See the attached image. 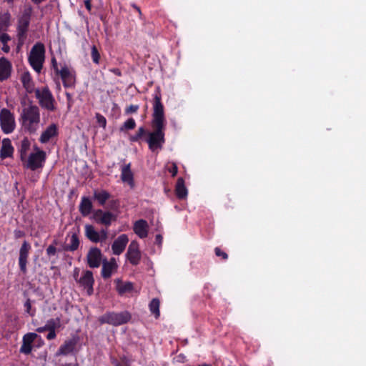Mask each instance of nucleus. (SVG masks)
Masks as SVG:
<instances>
[{
  "label": "nucleus",
  "instance_id": "nucleus-50",
  "mask_svg": "<svg viewBox=\"0 0 366 366\" xmlns=\"http://www.w3.org/2000/svg\"><path fill=\"white\" fill-rule=\"evenodd\" d=\"M51 64H52V67L53 69H54L55 72L57 74L59 73V71H60V69H59L58 68V65H57V61L56 60L55 58H52L51 59Z\"/></svg>",
  "mask_w": 366,
  "mask_h": 366
},
{
  "label": "nucleus",
  "instance_id": "nucleus-20",
  "mask_svg": "<svg viewBox=\"0 0 366 366\" xmlns=\"http://www.w3.org/2000/svg\"><path fill=\"white\" fill-rule=\"evenodd\" d=\"M58 134L57 125L56 124H51L42 132L39 138V142L42 144H46L51 138L57 137Z\"/></svg>",
  "mask_w": 366,
  "mask_h": 366
},
{
  "label": "nucleus",
  "instance_id": "nucleus-32",
  "mask_svg": "<svg viewBox=\"0 0 366 366\" xmlns=\"http://www.w3.org/2000/svg\"><path fill=\"white\" fill-rule=\"evenodd\" d=\"M148 131L144 127H139L134 135H131L129 137V141L132 142H139L141 140L144 139V137H147L148 136Z\"/></svg>",
  "mask_w": 366,
  "mask_h": 366
},
{
  "label": "nucleus",
  "instance_id": "nucleus-57",
  "mask_svg": "<svg viewBox=\"0 0 366 366\" xmlns=\"http://www.w3.org/2000/svg\"><path fill=\"white\" fill-rule=\"evenodd\" d=\"M33 3H34L35 4H39L44 1H45L46 0H31Z\"/></svg>",
  "mask_w": 366,
  "mask_h": 366
},
{
  "label": "nucleus",
  "instance_id": "nucleus-18",
  "mask_svg": "<svg viewBox=\"0 0 366 366\" xmlns=\"http://www.w3.org/2000/svg\"><path fill=\"white\" fill-rule=\"evenodd\" d=\"M129 242V238L127 234H123L119 235L113 242L112 245V249L113 254L115 255H119L122 254Z\"/></svg>",
  "mask_w": 366,
  "mask_h": 366
},
{
  "label": "nucleus",
  "instance_id": "nucleus-51",
  "mask_svg": "<svg viewBox=\"0 0 366 366\" xmlns=\"http://www.w3.org/2000/svg\"><path fill=\"white\" fill-rule=\"evenodd\" d=\"M65 94L68 102V106L70 107L72 104V95L69 92H66Z\"/></svg>",
  "mask_w": 366,
  "mask_h": 366
},
{
  "label": "nucleus",
  "instance_id": "nucleus-1",
  "mask_svg": "<svg viewBox=\"0 0 366 366\" xmlns=\"http://www.w3.org/2000/svg\"><path fill=\"white\" fill-rule=\"evenodd\" d=\"M21 126L26 132L34 134L39 129L40 111L36 105L31 104L24 108L20 115Z\"/></svg>",
  "mask_w": 366,
  "mask_h": 366
},
{
  "label": "nucleus",
  "instance_id": "nucleus-46",
  "mask_svg": "<svg viewBox=\"0 0 366 366\" xmlns=\"http://www.w3.org/2000/svg\"><path fill=\"white\" fill-rule=\"evenodd\" d=\"M169 172L172 174V177H175L178 172V168L175 163H173L172 167L169 169Z\"/></svg>",
  "mask_w": 366,
  "mask_h": 366
},
{
  "label": "nucleus",
  "instance_id": "nucleus-58",
  "mask_svg": "<svg viewBox=\"0 0 366 366\" xmlns=\"http://www.w3.org/2000/svg\"><path fill=\"white\" fill-rule=\"evenodd\" d=\"M115 366H129V365L127 364H126V363L117 362L115 364Z\"/></svg>",
  "mask_w": 366,
  "mask_h": 366
},
{
  "label": "nucleus",
  "instance_id": "nucleus-7",
  "mask_svg": "<svg viewBox=\"0 0 366 366\" xmlns=\"http://www.w3.org/2000/svg\"><path fill=\"white\" fill-rule=\"evenodd\" d=\"M46 159V154L44 151H39L38 152H32L24 162V167L32 171L41 169Z\"/></svg>",
  "mask_w": 366,
  "mask_h": 366
},
{
  "label": "nucleus",
  "instance_id": "nucleus-17",
  "mask_svg": "<svg viewBox=\"0 0 366 366\" xmlns=\"http://www.w3.org/2000/svg\"><path fill=\"white\" fill-rule=\"evenodd\" d=\"M34 332H28L23 336L22 345L20 347V352L24 355H29L32 350V343L37 337Z\"/></svg>",
  "mask_w": 366,
  "mask_h": 366
},
{
  "label": "nucleus",
  "instance_id": "nucleus-2",
  "mask_svg": "<svg viewBox=\"0 0 366 366\" xmlns=\"http://www.w3.org/2000/svg\"><path fill=\"white\" fill-rule=\"evenodd\" d=\"M152 131H149L148 136L144 138L149 150L158 153L163 149L165 144L166 125L152 124Z\"/></svg>",
  "mask_w": 366,
  "mask_h": 366
},
{
  "label": "nucleus",
  "instance_id": "nucleus-35",
  "mask_svg": "<svg viewBox=\"0 0 366 366\" xmlns=\"http://www.w3.org/2000/svg\"><path fill=\"white\" fill-rule=\"evenodd\" d=\"M159 305L160 302L157 298L152 299L149 305L151 313L153 314L156 318H158L160 315Z\"/></svg>",
  "mask_w": 366,
  "mask_h": 366
},
{
  "label": "nucleus",
  "instance_id": "nucleus-42",
  "mask_svg": "<svg viewBox=\"0 0 366 366\" xmlns=\"http://www.w3.org/2000/svg\"><path fill=\"white\" fill-rule=\"evenodd\" d=\"M214 253L217 257H221L223 260L228 259V254L218 247L214 248Z\"/></svg>",
  "mask_w": 366,
  "mask_h": 366
},
{
  "label": "nucleus",
  "instance_id": "nucleus-19",
  "mask_svg": "<svg viewBox=\"0 0 366 366\" xmlns=\"http://www.w3.org/2000/svg\"><path fill=\"white\" fill-rule=\"evenodd\" d=\"M11 63L5 57L0 58V81L8 79L11 74Z\"/></svg>",
  "mask_w": 366,
  "mask_h": 366
},
{
  "label": "nucleus",
  "instance_id": "nucleus-10",
  "mask_svg": "<svg viewBox=\"0 0 366 366\" xmlns=\"http://www.w3.org/2000/svg\"><path fill=\"white\" fill-rule=\"evenodd\" d=\"M31 249V244L27 241H24L20 249L19 257V266L21 272L25 274L27 271L26 265L29 252Z\"/></svg>",
  "mask_w": 366,
  "mask_h": 366
},
{
  "label": "nucleus",
  "instance_id": "nucleus-61",
  "mask_svg": "<svg viewBox=\"0 0 366 366\" xmlns=\"http://www.w3.org/2000/svg\"><path fill=\"white\" fill-rule=\"evenodd\" d=\"M199 366H211L210 365H207V364H203V365H199Z\"/></svg>",
  "mask_w": 366,
  "mask_h": 366
},
{
  "label": "nucleus",
  "instance_id": "nucleus-9",
  "mask_svg": "<svg viewBox=\"0 0 366 366\" xmlns=\"http://www.w3.org/2000/svg\"><path fill=\"white\" fill-rule=\"evenodd\" d=\"M31 14L29 12H24L19 20L17 27L18 48L21 47L26 37V33L30 24Z\"/></svg>",
  "mask_w": 366,
  "mask_h": 366
},
{
  "label": "nucleus",
  "instance_id": "nucleus-33",
  "mask_svg": "<svg viewBox=\"0 0 366 366\" xmlns=\"http://www.w3.org/2000/svg\"><path fill=\"white\" fill-rule=\"evenodd\" d=\"M133 290V284L130 282H122L120 280L117 281V290L120 295L127 292H130Z\"/></svg>",
  "mask_w": 366,
  "mask_h": 366
},
{
  "label": "nucleus",
  "instance_id": "nucleus-37",
  "mask_svg": "<svg viewBox=\"0 0 366 366\" xmlns=\"http://www.w3.org/2000/svg\"><path fill=\"white\" fill-rule=\"evenodd\" d=\"M60 326H61V318L60 317H56L55 319H54V318L49 319L46 324V327L47 329V331L56 330V329L60 327Z\"/></svg>",
  "mask_w": 366,
  "mask_h": 366
},
{
  "label": "nucleus",
  "instance_id": "nucleus-34",
  "mask_svg": "<svg viewBox=\"0 0 366 366\" xmlns=\"http://www.w3.org/2000/svg\"><path fill=\"white\" fill-rule=\"evenodd\" d=\"M10 14L8 12L0 14V33L5 32L10 25Z\"/></svg>",
  "mask_w": 366,
  "mask_h": 366
},
{
  "label": "nucleus",
  "instance_id": "nucleus-44",
  "mask_svg": "<svg viewBox=\"0 0 366 366\" xmlns=\"http://www.w3.org/2000/svg\"><path fill=\"white\" fill-rule=\"evenodd\" d=\"M97 119L98 123L103 127H106L107 120L106 118L100 114H97Z\"/></svg>",
  "mask_w": 366,
  "mask_h": 366
},
{
  "label": "nucleus",
  "instance_id": "nucleus-48",
  "mask_svg": "<svg viewBox=\"0 0 366 366\" xmlns=\"http://www.w3.org/2000/svg\"><path fill=\"white\" fill-rule=\"evenodd\" d=\"M56 334L55 330H49V333L46 335L47 340H54V338H56Z\"/></svg>",
  "mask_w": 366,
  "mask_h": 366
},
{
  "label": "nucleus",
  "instance_id": "nucleus-59",
  "mask_svg": "<svg viewBox=\"0 0 366 366\" xmlns=\"http://www.w3.org/2000/svg\"><path fill=\"white\" fill-rule=\"evenodd\" d=\"M34 149L35 151V152H38L39 151H42L41 149H40L36 145H35L34 147Z\"/></svg>",
  "mask_w": 366,
  "mask_h": 366
},
{
  "label": "nucleus",
  "instance_id": "nucleus-41",
  "mask_svg": "<svg viewBox=\"0 0 366 366\" xmlns=\"http://www.w3.org/2000/svg\"><path fill=\"white\" fill-rule=\"evenodd\" d=\"M24 306L25 308V312L27 314H29L31 317H34L35 315V310H31V303L29 299L26 300V301L24 302Z\"/></svg>",
  "mask_w": 366,
  "mask_h": 366
},
{
  "label": "nucleus",
  "instance_id": "nucleus-24",
  "mask_svg": "<svg viewBox=\"0 0 366 366\" xmlns=\"http://www.w3.org/2000/svg\"><path fill=\"white\" fill-rule=\"evenodd\" d=\"M93 204L91 199L87 197H82L79 206V210L83 217L88 216L92 211Z\"/></svg>",
  "mask_w": 366,
  "mask_h": 366
},
{
  "label": "nucleus",
  "instance_id": "nucleus-23",
  "mask_svg": "<svg viewBox=\"0 0 366 366\" xmlns=\"http://www.w3.org/2000/svg\"><path fill=\"white\" fill-rule=\"evenodd\" d=\"M21 81L27 93L31 94L35 92L36 89H35L34 83L29 72L26 71L22 74L21 76Z\"/></svg>",
  "mask_w": 366,
  "mask_h": 366
},
{
  "label": "nucleus",
  "instance_id": "nucleus-22",
  "mask_svg": "<svg viewBox=\"0 0 366 366\" xmlns=\"http://www.w3.org/2000/svg\"><path fill=\"white\" fill-rule=\"evenodd\" d=\"M117 267L115 259L112 258L109 262L104 260L102 263V277L108 279L112 276V271Z\"/></svg>",
  "mask_w": 366,
  "mask_h": 366
},
{
  "label": "nucleus",
  "instance_id": "nucleus-12",
  "mask_svg": "<svg viewBox=\"0 0 366 366\" xmlns=\"http://www.w3.org/2000/svg\"><path fill=\"white\" fill-rule=\"evenodd\" d=\"M79 342V337L74 336L73 337L66 340L62 345L59 347L56 355H68L73 353Z\"/></svg>",
  "mask_w": 366,
  "mask_h": 366
},
{
  "label": "nucleus",
  "instance_id": "nucleus-25",
  "mask_svg": "<svg viewBox=\"0 0 366 366\" xmlns=\"http://www.w3.org/2000/svg\"><path fill=\"white\" fill-rule=\"evenodd\" d=\"M14 153V147L11 145V140L8 138L4 139L2 146L0 150V157L1 159L10 157Z\"/></svg>",
  "mask_w": 366,
  "mask_h": 366
},
{
  "label": "nucleus",
  "instance_id": "nucleus-13",
  "mask_svg": "<svg viewBox=\"0 0 366 366\" xmlns=\"http://www.w3.org/2000/svg\"><path fill=\"white\" fill-rule=\"evenodd\" d=\"M94 219L97 223L109 227L112 222L116 220L117 217L111 212L99 209L94 212Z\"/></svg>",
  "mask_w": 366,
  "mask_h": 366
},
{
  "label": "nucleus",
  "instance_id": "nucleus-6",
  "mask_svg": "<svg viewBox=\"0 0 366 366\" xmlns=\"http://www.w3.org/2000/svg\"><path fill=\"white\" fill-rule=\"evenodd\" d=\"M35 97L39 100V105L42 108L49 112L56 110L54 97L47 86L42 88L41 90L36 89L35 90Z\"/></svg>",
  "mask_w": 366,
  "mask_h": 366
},
{
  "label": "nucleus",
  "instance_id": "nucleus-4",
  "mask_svg": "<svg viewBox=\"0 0 366 366\" xmlns=\"http://www.w3.org/2000/svg\"><path fill=\"white\" fill-rule=\"evenodd\" d=\"M131 320V315L127 311L121 312H107L98 318L101 325L109 324L119 326L127 323Z\"/></svg>",
  "mask_w": 366,
  "mask_h": 366
},
{
  "label": "nucleus",
  "instance_id": "nucleus-26",
  "mask_svg": "<svg viewBox=\"0 0 366 366\" xmlns=\"http://www.w3.org/2000/svg\"><path fill=\"white\" fill-rule=\"evenodd\" d=\"M121 179L122 182H127L130 185L134 184V174L131 170V163L122 167Z\"/></svg>",
  "mask_w": 366,
  "mask_h": 366
},
{
  "label": "nucleus",
  "instance_id": "nucleus-55",
  "mask_svg": "<svg viewBox=\"0 0 366 366\" xmlns=\"http://www.w3.org/2000/svg\"><path fill=\"white\" fill-rule=\"evenodd\" d=\"M78 275H79V270L77 269H75L74 270V277L75 279V280L78 282Z\"/></svg>",
  "mask_w": 366,
  "mask_h": 366
},
{
  "label": "nucleus",
  "instance_id": "nucleus-56",
  "mask_svg": "<svg viewBox=\"0 0 366 366\" xmlns=\"http://www.w3.org/2000/svg\"><path fill=\"white\" fill-rule=\"evenodd\" d=\"M110 203H111V207L114 208V206L118 204V200H112V201L110 202Z\"/></svg>",
  "mask_w": 366,
  "mask_h": 366
},
{
  "label": "nucleus",
  "instance_id": "nucleus-8",
  "mask_svg": "<svg viewBox=\"0 0 366 366\" xmlns=\"http://www.w3.org/2000/svg\"><path fill=\"white\" fill-rule=\"evenodd\" d=\"M0 125L4 134H10L15 129L14 115L8 109H2L0 112Z\"/></svg>",
  "mask_w": 366,
  "mask_h": 366
},
{
  "label": "nucleus",
  "instance_id": "nucleus-40",
  "mask_svg": "<svg viewBox=\"0 0 366 366\" xmlns=\"http://www.w3.org/2000/svg\"><path fill=\"white\" fill-rule=\"evenodd\" d=\"M57 244V242L56 240H54V244H51L49 245L47 248H46V255L48 257H52V256H54L56 252H57V249L56 247L54 246V244Z\"/></svg>",
  "mask_w": 366,
  "mask_h": 366
},
{
  "label": "nucleus",
  "instance_id": "nucleus-43",
  "mask_svg": "<svg viewBox=\"0 0 366 366\" xmlns=\"http://www.w3.org/2000/svg\"><path fill=\"white\" fill-rule=\"evenodd\" d=\"M139 109V105L131 104L125 109V114H129L136 113V112H137Z\"/></svg>",
  "mask_w": 366,
  "mask_h": 366
},
{
  "label": "nucleus",
  "instance_id": "nucleus-53",
  "mask_svg": "<svg viewBox=\"0 0 366 366\" xmlns=\"http://www.w3.org/2000/svg\"><path fill=\"white\" fill-rule=\"evenodd\" d=\"M36 331L37 332H39V333L44 332L45 331H47V329L46 327V325L44 327H40L36 328Z\"/></svg>",
  "mask_w": 366,
  "mask_h": 366
},
{
  "label": "nucleus",
  "instance_id": "nucleus-5",
  "mask_svg": "<svg viewBox=\"0 0 366 366\" xmlns=\"http://www.w3.org/2000/svg\"><path fill=\"white\" fill-rule=\"evenodd\" d=\"M151 124L166 125L164 105L162 103V95L159 88L154 94L153 114Z\"/></svg>",
  "mask_w": 366,
  "mask_h": 366
},
{
  "label": "nucleus",
  "instance_id": "nucleus-28",
  "mask_svg": "<svg viewBox=\"0 0 366 366\" xmlns=\"http://www.w3.org/2000/svg\"><path fill=\"white\" fill-rule=\"evenodd\" d=\"M187 189L184 184V179L182 177L177 179L175 186V194L179 199H184L187 197Z\"/></svg>",
  "mask_w": 366,
  "mask_h": 366
},
{
  "label": "nucleus",
  "instance_id": "nucleus-3",
  "mask_svg": "<svg viewBox=\"0 0 366 366\" xmlns=\"http://www.w3.org/2000/svg\"><path fill=\"white\" fill-rule=\"evenodd\" d=\"M45 59V46L41 42L36 43L31 48L28 61L32 69L40 73Z\"/></svg>",
  "mask_w": 366,
  "mask_h": 366
},
{
  "label": "nucleus",
  "instance_id": "nucleus-29",
  "mask_svg": "<svg viewBox=\"0 0 366 366\" xmlns=\"http://www.w3.org/2000/svg\"><path fill=\"white\" fill-rule=\"evenodd\" d=\"M85 236L88 239L94 243L100 242L101 238L99 232L96 231L94 227L92 224H86Z\"/></svg>",
  "mask_w": 366,
  "mask_h": 366
},
{
  "label": "nucleus",
  "instance_id": "nucleus-49",
  "mask_svg": "<svg viewBox=\"0 0 366 366\" xmlns=\"http://www.w3.org/2000/svg\"><path fill=\"white\" fill-rule=\"evenodd\" d=\"M109 71L117 76H121L122 74L121 70L118 68H111Z\"/></svg>",
  "mask_w": 366,
  "mask_h": 366
},
{
  "label": "nucleus",
  "instance_id": "nucleus-52",
  "mask_svg": "<svg viewBox=\"0 0 366 366\" xmlns=\"http://www.w3.org/2000/svg\"><path fill=\"white\" fill-rule=\"evenodd\" d=\"M91 1L92 0H85L84 1V5H85V7L86 9L90 11L92 10V4H91Z\"/></svg>",
  "mask_w": 366,
  "mask_h": 366
},
{
  "label": "nucleus",
  "instance_id": "nucleus-60",
  "mask_svg": "<svg viewBox=\"0 0 366 366\" xmlns=\"http://www.w3.org/2000/svg\"><path fill=\"white\" fill-rule=\"evenodd\" d=\"M134 8L137 9V11H138L139 14H141V10H140L139 7L134 6Z\"/></svg>",
  "mask_w": 366,
  "mask_h": 366
},
{
  "label": "nucleus",
  "instance_id": "nucleus-39",
  "mask_svg": "<svg viewBox=\"0 0 366 366\" xmlns=\"http://www.w3.org/2000/svg\"><path fill=\"white\" fill-rule=\"evenodd\" d=\"M91 56L94 63L99 64L100 60V54L95 45L92 46Z\"/></svg>",
  "mask_w": 366,
  "mask_h": 366
},
{
  "label": "nucleus",
  "instance_id": "nucleus-15",
  "mask_svg": "<svg viewBox=\"0 0 366 366\" xmlns=\"http://www.w3.org/2000/svg\"><path fill=\"white\" fill-rule=\"evenodd\" d=\"M78 283L80 286L86 290L88 295H92L94 293L93 286L94 284V279L92 271H84L82 276L78 280Z\"/></svg>",
  "mask_w": 366,
  "mask_h": 366
},
{
  "label": "nucleus",
  "instance_id": "nucleus-21",
  "mask_svg": "<svg viewBox=\"0 0 366 366\" xmlns=\"http://www.w3.org/2000/svg\"><path fill=\"white\" fill-rule=\"evenodd\" d=\"M149 225L146 220L139 219L134 224L133 229L134 233L141 239H144L148 235Z\"/></svg>",
  "mask_w": 366,
  "mask_h": 366
},
{
  "label": "nucleus",
  "instance_id": "nucleus-36",
  "mask_svg": "<svg viewBox=\"0 0 366 366\" xmlns=\"http://www.w3.org/2000/svg\"><path fill=\"white\" fill-rule=\"evenodd\" d=\"M11 40V37L6 33H0V42L3 44L1 48L2 51L5 53L10 51V46L8 45V42Z\"/></svg>",
  "mask_w": 366,
  "mask_h": 366
},
{
  "label": "nucleus",
  "instance_id": "nucleus-54",
  "mask_svg": "<svg viewBox=\"0 0 366 366\" xmlns=\"http://www.w3.org/2000/svg\"><path fill=\"white\" fill-rule=\"evenodd\" d=\"M155 240L157 244H161L162 241V237L161 234H157L155 237Z\"/></svg>",
  "mask_w": 366,
  "mask_h": 366
},
{
  "label": "nucleus",
  "instance_id": "nucleus-45",
  "mask_svg": "<svg viewBox=\"0 0 366 366\" xmlns=\"http://www.w3.org/2000/svg\"><path fill=\"white\" fill-rule=\"evenodd\" d=\"M99 233L101 238L100 242H105L108 237L107 230L106 229H102L100 232H99Z\"/></svg>",
  "mask_w": 366,
  "mask_h": 366
},
{
  "label": "nucleus",
  "instance_id": "nucleus-11",
  "mask_svg": "<svg viewBox=\"0 0 366 366\" xmlns=\"http://www.w3.org/2000/svg\"><path fill=\"white\" fill-rule=\"evenodd\" d=\"M58 74L60 75L65 88L74 87L76 83V74L73 70H70L66 66L61 67Z\"/></svg>",
  "mask_w": 366,
  "mask_h": 366
},
{
  "label": "nucleus",
  "instance_id": "nucleus-30",
  "mask_svg": "<svg viewBox=\"0 0 366 366\" xmlns=\"http://www.w3.org/2000/svg\"><path fill=\"white\" fill-rule=\"evenodd\" d=\"M31 142L27 137H24L21 142L19 144V147L18 149V152L20 154V159L21 162L26 161V158L27 157V153L30 149Z\"/></svg>",
  "mask_w": 366,
  "mask_h": 366
},
{
  "label": "nucleus",
  "instance_id": "nucleus-47",
  "mask_svg": "<svg viewBox=\"0 0 366 366\" xmlns=\"http://www.w3.org/2000/svg\"><path fill=\"white\" fill-rule=\"evenodd\" d=\"M15 239H20L25 236V232L20 229H15L14 232Z\"/></svg>",
  "mask_w": 366,
  "mask_h": 366
},
{
  "label": "nucleus",
  "instance_id": "nucleus-38",
  "mask_svg": "<svg viewBox=\"0 0 366 366\" xmlns=\"http://www.w3.org/2000/svg\"><path fill=\"white\" fill-rule=\"evenodd\" d=\"M136 127V122L133 118L128 119L121 126L120 131L124 132L128 130L134 129Z\"/></svg>",
  "mask_w": 366,
  "mask_h": 366
},
{
  "label": "nucleus",
  "instance_id": "nucleus-31",
  "mask_svg": "<svg viewBox=\"0 0 366 366\" xmlns=\"http://www.w3.org/2000/svg\"><path fill=\"white\" fill-rule=\"evenodd\" d=\"M80 241L79 236L76 233H73L70 237L69 244H66L64 246V251L74 252L79 247Z\"/></svg>",
  "mask_w": 366,
  "mask_h": 366
},
{
  "label": "nucleus",
  "instance_id": "nucleus-27",
  "mask_svg": "<svg viewBox=\"0 0 366 366\" xmlns=\"http://www.w3.org/2000/svg\"><path fill=\"white\" fill-rule=\"evenodd\" d=\"M110 197V193L104 189H95L93 193V199L101 206H104Z\"/></svg>",
  "mask_w": 366,
  "mask_h": 366
},
{
  "label": "nucleus",
  "instance_id": "nucleus-14",
  "mask_svg": "<svg viewBox=\"0 0 366 366\" xmlns=\"http://www.w3.org/2000/svg\"><path fill=\"white\" fill-rule=\"evenodd\" d=\"M102 254L98 247H91L86 255L87 264L91 268H97L101 265Z\"/></svg>",
  "mask_w": 366,
  "mask_h": 366
},
{
  "label": "nucleus",
  "instance_id": "nucleus-16",
  "mask_svg": "<svg viewBox=\"0 0 366 366\" xmlns=\"http://www.w3.org/2000/svg\"><path fill=\"white\" fill-rule=\"evenodd\" d=\"M126 257L132 265H137L141 260V253L139 249V244L136 241H132L129 245Z\"/></svg>",
  "mask_w": 366,
  "mask_h": 366
}]
</instances>
